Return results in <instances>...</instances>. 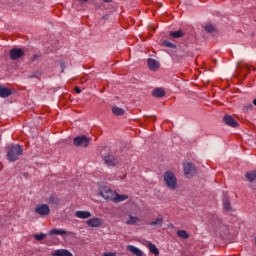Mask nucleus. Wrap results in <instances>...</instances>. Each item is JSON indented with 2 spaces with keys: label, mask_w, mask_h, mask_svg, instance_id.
<instances>
[{
  "label": "nucleus",
  "mask_w": 256,
  "mask_h": 256,
  "mask_svg": "<svg viewBox=\"0 0 256 256\" xmlns=\"http://www.w3.org/2000/svg\"><path fill=\"white\" fill-rule=\"evenodd\" d=\"M21 155H23V147H21V145L13 144L7 148V159L11 163L18 161Z\"/></svg>",
  "instance_id": "obj_1"
},
{
  "label": "nucleus",
  "mask_w": 256,
  "mask_h": 256,
  "mask_svg": "<svg viewBox=\"0 0 256 256\" xmlns=\"http://www.w3.org/2000/svg\"><path fill=\"white\" fill-rule=\"evenodd\" d=\"M165 185L170 189L171 191H175L177 187H179V184L177 183V176H175V173L171 171H166L163 175Z\"/></svg>",
  "instance_id": "obj_2"
},
{
  "label": "nucleus",
  "mask_w": 256,
  "mask_h": 256,
  "mask_svg": "<svg viewBox=\"0 0 256 256\" xmlns=\"http://www.w3.org/2000/svg\"><path fill=\"white\" fill-rule=\"evenodd\" d=\"M211 220L212 227L217 233H227V231H229V227L223 223V220H221L219 216H212Z\"/></svg>",
  "instance_id": "obj_3"
},
{
  "label": "nucleus",
  "mask_w": 256,
  "mask_h": 256,
  "mask_svg": "<svg viewBox=\"0 0 256 256\" xmlns=\"http://www.w3.org/2000/svg\"><path fill=\"white\" fill-rule=\"evenodd\" d=\"M183 168H184V175L185 177H187V179H191V177H193V175L197 173V168L195 167V164L191 162L184 163Z\"/></svg>",
  "instance_id": "obj_4"
},
{
  "label": "nucleus",
  "mask_w": 256,
  "mask_h": 256,
  "mask_svg": "<svg viewBox=\"0 0 256 256\" xmlns=\"http://www.w3.org/2000/svg\"><path fill=\"white\" fill-rule=\"evenodd\" d=\"M89 142L90 139L85 135L78 136L73 141L75 147H89Z\"/></svg>",
  "instance_id": "obj_5"
},
{
  "label": "nucleus",
  "mask_w": 256,
  "mask_h": 256,
  "mask_svg": "<svg viewBox=\"0 0 256 256\" xmlns=\"http://www.w3.org/2000/svg\"><path fill=\"white\" fill-rule=\"evenodd\" d=\"M99 195L107 201H112L115 192L111 191V188H109V186H104L100 189Z\"/></svg>",
  "instance_id": "obj_6"
},
{
  "label": "nucleus",
  "mask_w": 256,
  "mask_h": 256,
  "mask_svg": "<svg viewBox=\"0 0 256 256\" xmlns=\"http://www.w3.org/2000/svg\"><path fill=\"white\" fill-rule=\"evenodd\" d=\"M35 213H37V215H40L41 217H45L46 215H49V213H51V209L49 208V205L41 204L35 207Z\"/></svg>",
  "instance_id": "obj_7"
},
{
  "label": "nucleus",
  "mask_w": 256,
  "mask_h": 256,
  "mask_svg": "<svg viewBox=\"0 0 256 256\" xmlns=\"http://www.w3.org/2000/svg\"><path fill=\"white\" fill-rule=\"evenodd\" d=\"M9 55L12 61H17V59L25 57V52H23L21 48H12L9 52Z\"/></svg>",
  "instance_id": "obj_8"
},
{
  "label": "nucleus",
  "mask_w": 256,
  "mask_h": 256,
  "mask_svg": "<svg viewBox=\"0 0 256 256\" xmlns=\"http://www.w3.org/2000/svg\"><path fill=\"white\" fill-rule=\"evenodd\" d=\"M104 163L105 165H107V167H115V165H117V163H119V160H117L115 158V156H113L112 154H107L106 156H104Z\"/></svg>",
  "instance_id": "obj_9"
},
{
  "label": "nucleus",
  "mask_w": 256,
  "mask_h": 256,
  "mask_svg": "<svg viewBox=\"0 0 256 256\" xmlns=\"http://www.w3.org/2000/svg\"><path fill=\"white\" fill-rule=\"evenodd\" d=\"M88 227H101L103 220L99 217H94L86 221Z\"/></svg>",
  "instance_id": "obj_10"
},
{
  "label": "nucleus",
  "mask_w": 256,
  "mask_h": 256,
  "mask_svg": "<svg viewBox=\"0 0 256 256\" xmlns=\"http://www.w3.org/2000/svg\"><path fill=\"white\" fill-rule=\"evenodd\" d=\"M224 123H226V125H228L229 127H239V122H237V120L233 119L232 116H225L223 118Z\"/></svg>",
  "instance_id": "obj_11"
},
{
  "label": "nucleus",
  "mask_w": 256,
  "mask_h": 256,
  "mask_svg": "<svg viewBox=\"0 0 256 256\" xmlns=\"http://www.w3.org/2000/svg\"><path fill=\"white\" fill-rule=\"evenodd\" d=\"M147 63H148V67H149L150 71H157V69H159V67H160L159 61H157L153 58H149L147 60Z\"/></svg>",
  "instance_id": "obj_12"
},
{
  "label": "nucleus",
  "mask_w": 256,
  "mask_h": 256,
  "mask_svg": "<svg viewBox=\"0 0 256 256\" xmlns=\"http://www.w3.org/2000/svg\"><path fill=\"white\" fill-rule=\"evenodd\" d=\"M127 199H129V196H127V195H121L118 193H114L112 201H113V203H122V201H127Z\"/></svg>",
  "instance_id": "obj_13"
},
{
  "label": "nucleus",
  "mask_w": 256,
  "mask_h": 256,
  "mask_svg": "<svg viewBox=\"0 0 256 256\" xmlns=\"http://www.w3.org/2000/svg\"><path fill=\"white\" fill-rule=\"evenodd\" d=\"M127 251H130V253H132L133 255L136 256H143V251H141V249L133 246V245H128L126 247Z\"/></svg>",
  "instance_id": "obj_14"
},
{
  "label": "nucleus",
  "mask_w": 256,
  "mask_h": 256,
  "mask_svg": "<svg viewBox=\"0 0 256 256\" xmlns=\"http://www.w3.org/2000/svg\"><path fill=\"white\" fill-rule=\"evenodd\" d=\"M52 256H73V254L69 250L58 249L52 253Z\"/></svg>",
  "instance_id": "obj_15"
},
{
  "label": "nucleus",
  "mask_w": 256,
  "mask_h": 256,
  "mask_svg": "<svg viewBox=\"0 0 256 256\" xmlns=\"http://www.w3.org/2000/svg\"><path fill=\"white\" fill-rule=\"evenodd\" d=\"M75 217L78 219H89L91 217V212L89 211H76Z\"/></svg>",
  "instance_id": "obj_16"
},
{
  "label": "nucleus",
  "mask_w": 256,
  "mask_h": 256,
  "mask_svg": "<svg viewBox=\"0 0 256 256\" xmlns=\"http://www.w3.org/2000/svg\"><path fill=\"white\" fill-rule=\"evenodd\" d=\"M152 95H153V97H157V98L165 97V89H163V88H155L152 91Z\"/></svg>",
  "instance_id": "obj_17"
},
{
  "label": "nucleus",
  "mask_w": 256,
  "mask_h": 256,
  "mask_svg": "<svg viewBox=\"0 0 256 256\" xmlns=\"http://www.w3.org/2000/svg\"><path fill=\"white\" fill-rule=\"evenodd\" d=\"M49 235H71V232L54 228L49 231Z\"/></svg>",
  "instance_id": "obj_18"
},
{
  "label": "nucleus",
  "mask_w": 256,
  "mask_h": 256,
  "mask_svg": "<svg viewBox=\"0 0 256 256\" xmlns=\"http://www.w3.org/2000/svg\"><path fill=\"white\" fill-rule=\"evenodd\" d=\"M9 95H11L9 88L0 86V97L6 99V97H9Z\"/></svg>",
  "instance_id": "obj_19"
},
{
  "label": "nucleus",
  "mask_w": 256,
  "mask_h": 256,
  "mask_svg": "<svg viewBox=\"0 0 256 256\" xmlns=\"http://www.w3.org/2000/svg\"><path fill=\"white\" fill-rule=\"evenodd\" d=\"M246 179L250 182L253 183L256 179V170H252L250 172H247L245 175Z\"/></svg>",
  "instance_id": "obj_20"
},
{
  "label": "nucleus",
  "mask_w": 256,
  "mask_h": 256,
  "mask_svg": "<svg viewBox=\"0 0 256 256\" xmlns=\"http://www.w3.org/2000/svg\"><path fill=\"white\" fill-rule=\"evenodd\" d=\"M152 227H163V217L157 218L156 220L148 223Z\"/></svg>",
  "instance_id": "obj_21"
},
{
  "label": "nucleus",
  "mask_w": 256,
  "mask_h": 256,
  "mask_svg": "<svg viewBox=\"0 0 256 256\" xmlns=\"http://www.w3.org/2000/svg\"><path fill=\"white\" fill-rule=\"evenodd\" d=\"M169 35L174 39H179L180 37H183L184 33L181 30H177V31H170Z\"/></svg>",
  "instance_id": "obj_22"
},
{
  "label": "nucleus",
  "mask_w": 256,
  "mask_h": 256,
  "mask_svg": "<svg viewBox=\"0 0 256 256\" xmlns=\"http://www.w3.org/2000/svg\"><path fill=\"white\" fill-rule=\"evenodd\" d=\"M112 113L117 116L125 115V110L117 106L112 107Z\"/></svg>",
  "instance_id": "obj_23"
},
{
  "label": "nucleus",
  "mask_w": 256,
  "mask_h": 256,
  "mask_svg": "<svg viewBox=\"0 0 256 256\" xmlns=\"http://www.w3.org/2000/svg\"><path fill=\"white\" fill-rule=\"evenodd\" d=\"M176 235L180 239H189V233H187V231H185V230H178L176 232Z\"/></svg>",
  "instance_id": "obj_24"
},
{
  "label": "nucleus",
  "mask_w": 256,
  "mask_h": 256,
  "mask_svg": "<svg viewBox=\"0 0 256 256\" xmlns=\"http://www.w3.org/2000/svg\"><path fill=\"white\" fill-rule=\"evenodd\" d=\"M148 249L153 255H159V249H157V246H155V244L148 243Z\"/></svg>",
  "instance_id": "obj_25"
},
{
  "label": "nucleus",
  "mask_w": 256,
  "mask_h": 256,
  "mask_svg": "<svg viewBox=\"0 0 256 256\" xmlns=\"http://www.w3.org/2000/svg\"><path fill=\"white\" fill-rule=\"evenodd\" d=\"M139 218L135 216H129V220L126 221V225H135V223H138Z\"/></svg>",
  "instance_id": "obj_26"
},
{
  "label": "nucleus",
  "mask_w": 256,
  "mask_h": 256,
  "mask_svg": "<svg viewBox=\"0 0 256 256\" xmlns=\"http://www.w3.org/2000/svg\"><path fill=\"white\" fill-rule=\"evenodd\" d=\"M48 203H51L52 205H59L60 200L56 196L52 195L48 198Z\"/></svg>",
  "instance_id": "obj_27"
},
{
  "label": "nucleus",
  "mask_w": 256,
  "mask_h": 256,
  "mask_svg": "<svg viewBox=\"0 0 256 256\" xmlns=\"http://www.w3.org/2000/svg\"><path fill=\"white\" fill-rule=\"evenodd\" d=\"M39 77H41V71L39 70H36L28 75V79H37Z\"/></svg>",
  "instance_id": "obj_28"
},
{
  "label": "nucleus",
  "mask_w": 256,
  "mask_h": 256,
  "mask_svg": "<svg viewBox=\"0 0 256 256\" xmlns=\"http://www.w3.org/2000/svg\"><path fill=\"white\" fill-rule=\"evenodd\" d=\"M162 44L164 45V47H168L169 49H177V45H175L167 40H164L162 42Z\"/></svg>",
  "instance_id": "obj_29"
},
{
  "label": "nucleus",
  "mask_w": 256,
  "mask_h": 256,
  "mask_svg": "<svg viewBox=\"0 0 256 256\" xmlns=\"http://www.w3.org/2000/svg\"><path fill=\"white\" fill-rule=\"evenodd\" d=\"M205 31L206 33H215V26H213V24H207L205 26Z\"/></svg>",
  "instance_id": "obj_30"
},
{
  "label": "nucleus",
  "mask_w": 256,
  "mask_h": 256,
  "mask_svg": "<svg viewBox=\"0 0 256 256\" xmlns=\"http://www.w3.org/2000/svg\"><path fill=\"white\" fill-rule=\"evenodd\" d=\"M223 206L226 211H231V202H229V199L223 200Z\"/></svg>",
  "instance_id": "obj_31"
},
{
  "label": "nucleus",
  "mask_w": 256,
  "mask_h": 256,
  "mask_svg": "<svg viewBox=\"0 0 256 256\" xmlns=\"http://www.w3.org/2000/svg\"><path fill=\"white\" fill-rule=\"evenodd\" d=\"M46 235L45 234H35L34 235V239H36V241H43V239H45Z\"/></svg>",
  "instance_id": "obj_32"
},
{
  "label": "nucleus",
  "mask_w": 256,
  "mask_h": 256,
  "mask_svg": "<svg viewBox=\"0 0 256 256\" xmlns=\"http://www.w3.org/2000/svg\"><path fill=\"white\" fill-rule=\"evenodd\" d=\"M116 254L115 253H112V252H110V253H104L103 254V256H115Z\"/></svg>",
  "instance_id": "obj_33"
},
{
  "label": "nucleus",
  "mask_w": 256,
  "mask_h": 256,
  "mask_svg": "<svg viewBox=\"0 0 256 256\" xmlns=\"http://www.w3.org/2000/svg\"><path fill=\"white\" fill-rule=\"evenodd\" d=\"M39 59L38 55L33 56L32 61H37Z\"/></svg>",
  "instance_id": "obj_34"
},
{
  "label": "nucleus",
  "mask_w": 256,
  "mask_h": 256,
  "mask_svg": "<svg viewBox=\"0 0 256 256\" xmlns=\"http://www.w3.org/2000/svg\"><path fill=\"white\" fill-rule=\"evenodd\" d=\"M75 92L78 93V94L81 93L80 88L79 87H75Z\"/></svg>",
  "instance_id": "obj_35"
},
{
  "label": "nucleus",
  "mask_w": 256,
  "mask_h": 256,
  "mask_svg": "<svg viewBox=\"0 0 256 256\" xmlns=\"http://www.w3.org/2000/svg\"><path fill=\"white\" fill-rule=\"evenodd\" d=\"M78 1V3H87V1H89V0H77Z\"/></svg>",
  "instance_id": "obj_36"
},
{
  "label": "nucleus",
  "mask_w": 256,
  "mask_h": 256,
  "mask_svg": "<svg viewBox=\"0 0 256 256\" xmlns=\"http://www.w3.org/2000/svg\"><path fill=\"white\" fill-rule=\"evenodd\" d=\"M113 0H103L104 3H111Z\"/></svg>",
  "instance_id": "obj_37"
},
{
  "label": "nucleus",
  "mask_w": 256,
  "mask_h": 256,
  "mask_svg": "<svg viewBox=\"0 0 256 256\" xmlns=\"http://www.w3.org/2000/svg\"><path fill=\"white\" fill-rule=\"evenodd\" d=\"M107 17H109V16H103V19H107Z\"/></svg>",
  "instance_id": "obj_38"
}]
</instances>
